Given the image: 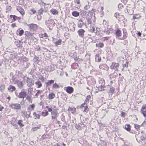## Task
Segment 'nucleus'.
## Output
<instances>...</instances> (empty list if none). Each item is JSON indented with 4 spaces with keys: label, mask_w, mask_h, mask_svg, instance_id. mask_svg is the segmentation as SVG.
<instances>
[{
    "label": "nucleus",
    "mask_w": 146,
    "mask_h": 146,
    "mask_svg": "<svg viewBox=\"0 0 146 146\" xmlns=\"http://www.w3.org/2000/svg\"><path fill=\"white\" fill-rule=\"evenodd\" d=\"M124 128L127 131H130L131 130V126L129 124H126L125 125Z\"/></svg>",
    "instance_id": "5701e85b"
},
{
    "label": "nucleus",
    "mask_w": 146,
    "mask_h": 146,
    "mask_svg": "<svg viewBox=\"0 0 146 146\" xmlns=\"http://www.w3.org/2000/svg\"><path fill=\"white\" fill-rule=\"evenodd\" d=\"M117 15L119 16V13H115L114 16L117 18V19H118L119 18V17H117Z\"/></svg>",
    "instance_id": "13d9d810"
},
{
    "label": "nucleus",
    "mask_w": 146,
    "mask_h": 146,
    "mask_svg": "<svg viewBox=\"0 0 146 146\" xmlns=\"http://www.w3.org/2000/svg\"><path fill=\"white\" fill-rule=\"evenodd\" d=\"M20 104L18 103H11L9 105L10 107L11 108L13 109L14 110H20L21 109V106Z\"/></svg>",
    "instance_id": "20e7f679"
},
{
    "label": "nucleus",
    "mask_w": 146,
    "mask_h": 146,
    "mask_svg": "<svg viewBox=\"0 0 146 146\" xmlns=\"http://www.w3.org/2000/svg\"><path fill=\"white\" fill-rule=\"evenodd\" d=\"M27 81L28 83L27 85L28 86L30 87L34 85V81H33L32 79L27 77Z\"/></svg>",
    "instance_id": "f8f14e48"
},
{
    "label": "nucleus",
    "mask_w": 146,
    "mask_h": 146,
    "mask_svg": "<svg viewBox=\"0 0 146 146\" xmlns=\"http://www.w3.org/2000/svg\"><path fill=\"white\" fill-rule=\"evenodd\" d=\"M140 140L142 141H143L145 139V138L143 136H141L140 137Z\"/></svg>",
    "instance_id": "338daca9"
},
{
    "label": "nucleus",
    "mask_w": 146,
    "mask_h": 146,
    "mask_svg": "<svg viewBox=\"0 0 146 146\" xmlns=\"http://www.w3.org/2000/svg\"><path fill=\"white\" fill-rule=\"evenodd\" d=\"M72 15L74 17H77L80 15V13L76 11H74L72 13Z\"/></svg>",
    "instance_id": "c85d7f7f"
},
{
    "label": "nucleus",
    "mask_w": 146,
    "mask_h": 146,
    "mask_svg": "<svg viewBox=\"0 0 146 146\" xmlns=\"http://www.w3.org/2000/svg\"><path fill=\"white\" fill-rule=\"evenodd\" d=\"M119 64L115 62H112L110 68L111 69L114 70L115 71H118Z\"/></svg>",
    "instance_id": "423d86ee"
},
{
    "label": "nucleus",
    "mask_w": 146,
    "mask_h": 146,
    "mask_svg": "<svg viewBox=\"0 0 146 146\" xmlns=\"http://www.w3.org/2000/svg\"><path fill=\"white\" fill-rule=\"evenodd\" d=\"M24 33V31L23 29L20 30L19 29H18L17 31V35L20 36H22Z\"/></svg>",
    "instance_id": "b1692460"
},
{
    "label": "nucleus",
    "mask_w": 146,
    "mask_h": 146,
    "mask_svg": "<svg viewBox=\"0 0 146 146\" xmlns=\"http://www.w3.org/2000/svg\"><path fill=\"white\" fill-rule=\"evenodd\" d=\"M128 63V62L127 60H126V61L125 63L123 65V68H124L125 67H127Z\"/></svg>",
    "instance_id": "603ef678"
},
{
    "label": "nucleus",
    "mask_w": 146,
    "mask_h": 146,
    "mask_svg": "<svg viewBox=\"0 0 146 146\" xmlns=\"http://www.w3.org/2000/svg\"><path fill=\"white\" fill-rule=\"evenodd\" d=\"M85 31L84 29H80L78 30L77 33L80 37L84 39L85 37H87L85 34Z\"/></svg>",
    "instance_id": "7ed1b4c3"
},
{
    "label": "nucleus",
    "mask_w": 146,
    "mask_h": 146,
    "mask_svg": "<svg viewBox=\"0 0 146 146\" xmlns=\"http://www.w3.org/2000/svg\"><path fill=\"white\" fill-rule=\"evenodd\" d=\"M35 48L37 51H39L40 50V47L38 45H36L35 47Z\"/></svg>",
    "instance_id": "864d4df0"
},
{
    "label": "nucleus",
    "mask_w": 146,
    "mask_h": 146,
    "mask_svg": "<svg viewBox=\"0 0 146 146\" xmlns=\"http://www.w3.org/2000/svg\"><path fill=\"white\" fill-rule=\"evenodd\" d=\"M99 68L100 69L105 70H108L109 69V67L108 66L107 64H102L99 66Z\"/></svg>",
    "instance_id": "dca6fc26"
},
{
    "label": "nucleus",
    "mask_w": 146,
    "mask_h": 146,
    "mask_svg": "<svg viewBox=\"0 0 146 146\" xmlns=\"http://www.w3.org/2000/svg\"><path fill=\"white\" fill-rule=\"evenodd\" d=\"M84 24L85 25L86 23L84 22H83L82 23H81L78 22V26L79 28H81L83 26Z\"/></svg>",
    "instance_id": "ea45409f"
},
{
    "label": "nucleus",
    "mask_w": 146,
    "mask_h": 146,
    "mask_svg": "<svg viewBox=\"0 0 146 146\" xmlns=\"http://www.w3.org/2000/svg\"><path fill=\"white\" fill-rule=\"evenodd\" d=\"M27 25L29 27L31 31H35L38 29V25L36 24L31 23L29 24H27Z\"/></svg>",
    "instance_id": "39448f33"
},
{
    "label": "nucleus",
    "mask_w": 146,
    "mask_h": 146,
    "mask_svg": "<svg viewBox=\"0 0 146 146\" xmlns=\"http://www.w3.org/2000/svg\"><path fill=\"white\" fill-rule=\"evenodd\" d=\"M44 12V9L42 8H41L38 10V15H40L42 14Z\"/></svg>",
    "instance_id": "a19ab883"
},
{
    "label": "nucleus",
    "mask_w": 146,
    "mask_h": 146,
    "mask_svg": "<svg viewBox=\"0 0 146 146\" xmlns=\"http://www.w3.org/2000/svg\"><path fill=\"white\" fill-rule=\"evenodd\" d=\"M42 115L43 116H45L47 115L48 114V111L46 110L45 112L43 111L42 112Z\"/></svg>",
    "instance_id": "37998d69"
},
{
    "label": "nucleus",
    "mask_w": 146,
    "mask_h": 146,
    "mask_svg": "<svg viewBox=\"0 0 146 146\" xmlns=\"http://www.w3.org/2000/svg\"><path fill=\"white\" fill-rule=\"evenodd\" d=\"M87 20V21L88 22V24H91L92 23V21L91 19H86Z\"/></svg>",
    "instance_id": "69168bd1"
},
{
    "label": "nucleus",
    "mask_w": 146,
    "mask_h": 146,
    "mask_svg": "<svg viewBox=\"0 0 146 146\" xmlns=\"http://www.w3.org/2000/svg\"><path fill=\"white\" fill-rule=\"evenodd\" d=\"M91 98V96L90 95H88L87 96L86 100H85V103H88L89 100Z\"/></svg>",
    "instance_id": "4c0bfd02"
},
{
    "label": "nucleus",
    "mask_w": 146,
    "mask_h": 146,
    "mask_svg": "<svg viewBox=\"0 0 146 146\" xmlns=\"http://www.w3.org/2000/svg\"><path fill=\"white\" fill-rule=\"evenodd\" d=\"M141 111L143 116L146 117V105H143L141 109Z\"/></svg>",
    "instance_id": "ddd939ff"
},
{
    "label": "nucleus",
    "mask_w": 146,
    "mask_h": 146,
    "mask_svg": "<svg viewBox=\"0 0 146 146\" xmlns=\"http://www.w3.org/2000/svg\"><path fill=\"white\" fill-rule=\"evenodd\" d=\"M54 80H48V82L46 83V86H51L52 84L54 83Z\"/></svg>",
    "instance_id": "a878e982"
},
{
    "label": "nucleus",
    "mask_w": 146,
    "mask_h": 146,
    "mask_svg": "<svg viewBox=\"0 0 146 146\" xmlns=\"http://www.w3.org/2000/svg\"><path fill=\"white\" fill-rule=\"evenodd\" d=\"M96 83V81L94 79H92L91 81H90V82L88 83V84L94 85Z\"/></svg>",
    "instance_id": "79ce46f5"
},
{
    "label": "nucleus",
    "mask_w": 146,
    "mask_h": 146,
    "mask_svg": "<svg viewBox=\"0 0 146 146\" xmlns=\"http://www.w3.org/2000/svg\"><path fill=\"white\" fill-rule=\"evenodd\" d=\"M104 82L105 81L104 79L102 78L99 80V83L101 84H104Z\"/></svg>",
    "instance_id": "8fccbe9b"
},
{
    "label": "nucleus",
    "mask_w": 146,
    "mask_h": 146,
    "mask_svg": "<svg viewBox=\"0 0 146 146\" xmlns=\"http://www.w3.org/2000/svg\"><path fill=\"white\" fill-rule=\"evenodd\" d=\"M123 36L119 38L120 40H124L126 39L127 37V33L125 29H123Z\"/></svg>",
    "instance_id": "2eb2a0df"
},
{
    "label": "nucleus",
    "mask_w": 146,
    "mask_h": 146,
    "mask_svg": "<svg viewBox=\"0 0 146 146\" xmlns=\"http://www.w3.org/2000/svg\"><path fill=\"white\" fill-rule=\"evenodd\" d=\"M106 86H105V85L101 84L100 86L97 87L96 86L97 89H96V92L98 93L99 92L102 91H104L105 89L104 88Z\"/></svg>",
    "instance_id": "9b49d317"
},
{
    "label": "nucleus",
    "mask_w": 146,
    "mask_h": 146,
    "mask_svg": "<svg viewBox=\"0 0 146 146\" xmlns=\"http://www.w3.org/2000/svg\"><path fill=\"white\" fill-rule=\"evenodd\" d=\"M52 119L57 120V117L58 115V111L56 110H54L51 112Z\"/></svg>",
    "instance_id": "1a4fd4ad"
},
{
    "label": "nucleus",
    "mask_w": 146,
    "mask_h": 146,
    "mask_svg": "<svg viewBox=\"0 0 146 146\" xmlns=\"http://www.w3.org/2000/svg\"><path fill=\"white\" fill-rule=\"evenodd\" d=\"M25 35L27 39H29L30 37L33 35V34L29 32L26 31L25 32Z\"/></svg>",
    "instance_id": "6ab92c4d"
},
{
    "label": "nucleus",
    "mask_w": 146,
    "mask_h": 146,
    "mask_svg": "<svg viewBox=\"0 0 146 146\" xmlns=\"http://www.w3.org/2000/svg\"><path fill=\"white\" fill-rule=\"evenodd\" d=\"M23 121L22 120H19L18 121L17 124L19 126L22 127L24 126V125L23 123Z\"/></svg>",
    "instance_id": "cd10ccee"
},
{
    "label": "nucleus",
    "mask_w": 146,
    "mask_h": 146,
    "mask_svg": "<svg viewBox=\"0 0 146 146\" xmlns=\"http://www.w3.org/2000/svg\"><path fill=\"white\" fill-rule=\"evenodd\" d=\"M62 41L61 39H59L58 41L55 42L54 43L55 44V46H57L58 45L61 44Z\"/></svg>",
    "instance_id": "473e14b6"
},
{
    "label": "nucleus",
    "mask_w": 146,
    "mask_h": 146,
    "mask_svg": "<svg viewBox=\"0 0 146 146\" xmlns=\"http://www.w3.org/2000/svg\"><path fill=\"white\" fill-rule=\"evenodd\" d=\"M8 90L9 91L12 92L15 90L16 88L14 86L12 85H10L8 87Z\"/></svg>",
    "instance_id": "412c9836"
},
{
    "label": "nucleus",
    "mask_w": 146,
    "mask_h": 146,
    "mask_svg": "<svg viewBox=\"0 0 146 146\" xmlns=\"http://www.w3.org/2000/svg\"><path fill=\"white\" fill-rule=\"evenodd\" d=\"M134 125L136 129H137V130L138 129H140V125L136 124H134Z\"/></svg>",
    "instance_id": "6e6d98bb"
},
{
    "label": "nucleus",
    "mask_w": 146,
    "mask_h": 146,
    "mask_svg": "<svg viewBox=\"0 0 146 146\" xmlns=\"http://www.w3.org/2000/svg\"><path fill=\"white\" fill-rule=\"evenodd\" d=\"M143 125V126H146V119H145V120L141 126Z\"/></svg>",
    "instance_id": "680f3d73"
},
{
    "label": "nucleus",
    "mask_w": 146,
    "mask_h": 146,
    "mask_svg": "<svg viewBox=\"0 0 146 146\" xmlns=\"http://www.w3.org/2000/svg\"><path fill=\"white\" fill-rule=\"evenodd\" d=\"M108 88L109 89L108 90V92L110 95H112L114 92L115 88L112 86H109Z\"/></svg>",
    "instance_id": "4468645a"
},
{
    "label": "nucleus",
    "mask_w": 146,
    "mask_h": 146,
    "mask_svg": "<svg viewBox=\"0 0 146 146\" xmlns=\"http://www.w3.org/2000/svg\"><path fill=\"white\" fill-rule=\"evenodd\" d=\"M16 83L19 88L21 89L23 87V84L22 82L18 80H16Z\"/></svg>",
    "instance_id": "aec40b11"
},
{
    "label": "nucleus",
    "mask_w": 146,
    "mask_h": 146,
    "mask_svg": "<svg viewBox=\"0 0 146 146\" xmlns=\"http://www.w3.org/2000/svg\"><path fill=\"white\" fill-rule=\"evenodd\" d=\"M76 54H77L75 51H72L69 54V56L70 57H72L74 60L76 61H79L80 59L78 58L76 56Z\"/></svg>",
    "instance_id": "0eeeda50"
},
{
    "label": "nucleus",
    "mask_w": 146,
    "mask_h": 146,
    "mask_svg": "<svg viewBox=\"0 0 146 146\" xmlns=\"http://www.w3.org/2000/svg\"><path fill=\"white\" fill-rule=\"evenodd\" d=\"M84 110L83 111V112H86V113H87L89 110V109L88 108V106L87 105H86L84 107Z\"/></svg>",
    "instance_id": "c03bdc74"
},
{
    "label": "nucleus",
    "mask_w": 146,
    "mask_h": 146,
    "mask_svg": "<svg viewBox=\"0 0 146 146\" xmlns=\"http://www.w3.org/2000/svg\"><path fill=\"white\" fill-rule=\"evenodd\" d=\"M123 7V6L121 4H119L118 5V8L119 9H122V7Z\"/></svg>",
    "instance_id": "774afa93"
},
{
    "label": "nucleus",
    "mask_w": 146,
    "mask_h": 146,
    "mask_svg": "<svg viewBox=\"0 0 146 146\" xmlns=\"http://www.w3.org/2000/svg\"><path fill=\"white\" fill-rule=\"evenodd\" d=\"M126 115V113L124 112H121V116L122 117H124Z\"/></svg>",
    "instance_id": "4d7b16f0"
},
{
    "label": "nucleus",
    "mask_w": 146,
    "mask_h": 146,
    "mask_svg": "<svg viewBox=\"0 0 146 146\" xmlns=\"http://www.w3.org/2000/svg\"><path fill=\"white\" fill-rule=\"evenodd\" d=\"M31 96H30V95H27L26 97V99L28 100L29 102H32V100L31 99Z\"/></svg>",
    "instance_id": "e433bc0d"
},
{
    "label": "nucleus",
    "mask_w": 146,
    "mask_h": 146,
    "mask_svg": "<svg viewBox=\"0 0 146 146\" xmlns=\"http://www.w3.org/2000/svg\"><path fill=\"white\" fill-rule=\"evenodd\" d=\"M74 65H75L74 64H73L72 65V68L73 69H75L76 68H77V67L78 66V64H76L75 65V66H74Z\"/></svg>",
    "instance_id": "5fc2aeb1"
},
{
    "label": "nucleus",
    "mask_w": 146,
    "mask_h": 146,
    "mask_svg": "<svg viewBox=\"0 0 146 146\" xmlns=\"http://www.w3.org/2000/svg\"><path fill=\"white\" fill-rule=\"evenodd\" d=\"M90 31L92 33H93L95 31V28L94 27H92V29H90Z\"/></svg>",
    "instance_id": "e2e57ef3"
},
{
    "label": "nucleus",
    "mask_w": 146,
    "mask_h": 146,
    "mask_svg": "<svg viewBox=\"0 0 146 146\" xmlns=\"http://www.w3.org/2000/svg\"><path fill=\"white\" fill-rule=\"evenodd\" d=\"M35 84L36 86H38V88H40L42 86V84L40 81L38 80L35 82Z\"/></svg>",
    "instance_id": "f704fd0d"
},
{
    "label": "nucleus",
    "mask_w": 146,
    "mask_h": 146,
    "mask_svg": "<svg viewBox=\"0 0 146 146\" xmlns=\"http://www.w3.org/2000/svg\"><path fill=\"white\" fill-rule=\"evenodd\" d=\"M42 92V90H37V92L35 94V96L37 98L38 97V96L39 94H41Z\"/></svg>",
    "instance_id": "49530a36"
},
{
    "label": "nucleus",
    "mask_w": 146,
    "mask_h": 146,
    "mask_svg": "<svg viewBox=\"0 0 146 146\" xmlns=\"http://www.w3.org/2000/svg\"><path fill=\"white\" fill-rule=\"evenodd\" d=\"M55 96V94L53 93H52L49 94L48 98L50 100H52L54 98Z\"/></svg>",
    "instance_id": "2f4dec72"
},
{
    "label": "nucleus",
    "mask_w": 146,
    "mask_h": 146,
    "mask_svg": "<svg viewBox=\"0 0 146 146\" xmlns=\"http://www.w3.org/2000/svg\"><path fill=\"white\" fill-rule=\"evenodd\" d=\"M50 12L54 15H57L58 13V11L55 9H52L50 10Z\"/></svg>",
    "instance_id": "393cba45"
},
{
    "label": "nucleus",
    "mask_w": 146,
    "mask_h": 146,
    "mask_svg": "<svg viewBox=\"0 0 146 146\" xmlns=\"http://www.w3.org/2000/svg\"><path fill=\"white\" fill-rule=\"evenodd\" d=\"M93 15V14H92V13L90 12V11H89L88 12V13L87 14V17H86V19L89 18L91 20L92 17Z\"/></svg>",
    "instance_id": "bb28decb"
},
{
    "label": "nucleus",
    "mask_w": 146,
    "mask_h": 146,
    "mask_svg": "<svg viewBox=\"0 0 146 146\" xmlns=\"http://www.w3.org/2000/svg\"><path fill=\"white\" fill-rule=\"evenodd\" d=\"M17 10L19 11L22 15H24L25 11L23 9L19 7V8H17Z\"/></svg>",
    "instance_id": "c756f323"
},
{
    "label": "nucleus",
    "mask_w": 146,
    "mask_h": 146,
    "mask_svg": "<svg viewBox=\"0 0 146 146\" xmlns=\"http://www.w3.org/2000/svg\"><path fill=\"white\" fill-rule=\"evenodd\" d=\"M10 17L12 18H13V20H14V21H16L17 19L18 18V17L16 16L15 15H11L10 16Z\"/></svg>",
    "instance_id": "58836bf2"
},
{
    "label": "nucleus",
    "mask_w": 146,
    "mask_h": 146,
    "mask_svg": "<svg viewBox=\"0 0 146 146\" xmlns=\"http://www.w3.org/2000/svg\"><path fill=\"white\" fill-rule=\"evenodd\" d=\"M60 87L59 86L57 83H55L53 84L52 86V88L55 89H57Z\"/></svg>",
    "instance_id": "a18cd8bd"
},
{
    "label": "nucleus",
    "mask_w": 146,
    "mask_h": 146,
    "mask_svg": "<svg viewBox=\"0 0 146 146\" xmlns=\"http://www.w3.org/2000/svg\"><path fill=\"white\" fill-rule=\"evenodd\" d=\"M33 115L34 116L36 117L37 119H39L40 118V115L39 114H37L35 112H34Z\"/></svg>",
    "instance_id": "3c124183"
},
{
    "label": "nucleus",
    "mask_w": 146,
    "mask_h": 146,
    "mask_svg": "<svg viewBox=\"0 0 146 146\" xmlns=\"http://www.w3.org/2000/svg\"><path fill=\"white\" fill-rule=\"evenodd\" d=\"M80 13L81 15L82 16V19H86V17H83V16H85L86 15H87L88 12L84 10H83L82 11H81L80 12Z\"/></svg>",
    "instance_id": "f3484780"
},
{
    "label": "nucleus",
    "mask_w": 146,
    "mask_h": 146,
    "mask_svg": "<svg viewBox=\"0 0 146 146\" xmlns=\"http://www.w3.org/2000/svg\"><path fill=\"white\" fill-rule=\"evenodd\" d=\"M114 34L117 38L119 39V38H121V37H120V36L121 35V31L119 29H117L115 30Z\"/></svg>",
    "instance_id": "6e6552de"
},
{
    "label": "nucleus",
    "mask_w": 146,
    "mask_h": 146,
    "mask_svg": "<svg viewBox=\"0 0 146 146\" xmlns=\"http://www.w3.org/2000/svg\"><path fill=\"white\" fill-rule=\"evenodd\" d=\"M15 94L16 96L19 98L24 99L27 95V92L23 90H22L19 93L15 92Z\"/></svg>",
    "instance_id": "f257e3e1"
},
{
    "label": "nucleus",
    "mask_w": 146,
    "mask_h": 146,
    "mask_svg": "<svg viewBox=\"0 0 146 146\" xmlns=\"http://www.w3.org/2000/svg\"><path fill=\"white\" fill-rule=\"evenodd\" d=\"M45 24L47 25V27L50 30L52 29V28L54 26L55 23L53 21H50L49 20H46L45 21Z\"/></svg>",
    "instance_id": "f03ea898"
},
{
    "label": "nucleus",
    "mask_w": 146,
    "mask_h": 146,
    "mask_svg": "<svg viewBox=\"0 0 146 146\" xmlns=\"http://www.w3.org/2000/svg\"><path fill=\"white\" fill-rule=\"evenodd\" d=\"M76 108H75L73 107V108L69 107L68 109V110L69 111H70L71 113H74L75 111Z\"/></svg>",
    "instance_id": "7c9ffc66"
},
{
    "label": "nucleus",
    "mask_w": 146,
    "mask_h": 146,
    "mask_svg": "<svg viewBox=\"0 0 146 146\" xmlns=\"http://www.w3.org/2000/svg\"><path fill=\"white\" fill-rule=\"evenodd\" d=\"M75 127L78 130H81L82 129L81 126H80L79 123L75 125Z\"/></svg>",
    "instance_id": "de8ad7c7"
},
{
    "label": "nucleus",
    "mask_w": 146,
    "mask_h": 146,
    "mask_svg": "<svg viewBox=\"0 0 146 146\" xmlns=\"http://www.w3.org/2000/svg\"><path fill=\"white\" fill-rule=\"evenodd\" d=\"M106 143H102L100 145H98V146H106Z\"/></svg>",
    "instance_id": "bf43d9fd"
},
{
    "label": "nucleus",
    "mask_w": 146,
    "mask_h": 146,
    "mask_svg": "<svg viewBox=\"0 0 146 146\" xmlns=\"http://www.w3.org/2000/svg\"><path fill=\"white\" fill-rule=\"evenodd\" d=\"M40 126L39 125L37 127H34L32 128V130L33 131H35L37 130L40 127Z\"/></svg>",
    "instance_id": "09e8293b"
},
{
    "label": "nucleus",
    "mask_w": 146,
    "mask_h": 146,
    "mask_svg": "<svg viewBox=\"0 0 146 146\" xmlns=\"http://www.w3.org/2000/svg\"><path fill=\"white\" fill-rule=\"evenodd\" d=\"M88 5H86L84 7V8L85 9L87 10L89 9L90 7V6L89 5V3H88Z\"/></svg>",
    "instance_id": "0e129e2a"
},
{
    "label": "nucleus",
    "mask_w": 146,
    "mask_h": 146,
    "mask_svg": "<svg viewBox=\"0 0 146 146\" xmlns=\"http://www.w3.org/2000/svg\"><path fill=\"white\" fill-rule=\"evenodd\" d=\"M95 60L96 62H100L101 61V58L99 53L96 54L95 56Z\"/></svg>",
    "instance_id": "a211bd4d"
},
{
    "label": "nucleus",
    "mask_w": 146,
    "mask_h": 146,
    "mask_svg": "<svg viewBox=\"0 0 146 146\" xmlns=\"http://www.w3.org/2000/svg\"><path fill=\"white\" fill-rule=\"evenodd\" d=\"M64 90L68 93L71 94L74 91V89L71 86H68L64 88Z\"/></svg>",
    "instance_id": "9d476101"
},
{
    "label": "nucleus",
    "mask_w": 146,
    "mask_h": 146,
    "mask_svg": "<svg viewBox=\"0 0 146 146\" xmlns=\"http://www.w3.org/2000/svg\"><path fill=\"white\" fill-rule=\"evenodd\" d=\"M12 119H15V120L14 121L13 120H12L11 121V124L13 126L15 127V128L16 129H17L18 128V127L17 125L15 123V121L16 120L15 119V117H13L12 118Z\"/></svg>",
    "instance_id": "4be33fe9"
},
{
    "label": "nucleus",
    "mask_w": 146,
    "mask_h": 146,
    "mask_svg": "<svg viewBox=\"0 0 146 146\" xmlns=\"http://www.w3.org/2000/svg\"><path fill=\"white\" fill-rule=\"evenodd\" d=\"M22 75V73L21 72L17 70L16 71L15 75L18 77H21Z\"/></svg>",
    "instance_id": "72a5a7b5"
},
{
    "label": "nucleus",
    "mask_w": 146,
    "mask_h": 146,
    "mask_svg": "<svg viewBox=\"0 0 146 146\" xmlns=\"http://www.w3.org/2000/svg\"><path fill=\"white\" fill-rule=\"evenodd\" d=\"M96 46L98 47L102 48L104 46V44L102 42H100L99 44H96Z\"/></svg>",
    "instance_id": "c9c22d12"
},
{
    "label": "nucleus",
    "mask_w": 146,
    "mask_h": 146,
    "mask_svg": "<svg viewBox=\"0 0 146 146\" xmlns=\"http://www.w3.org/2000/svg\"><path fill=\"white\" fill-rule=\"evenodd\" d=\"M86 104L85 103H84L83 104H82L80 106V108L82 110H83V108L85 106H84Z\"/></svg>",
    "instance_id": "052dcab7"
}]
</instances>
